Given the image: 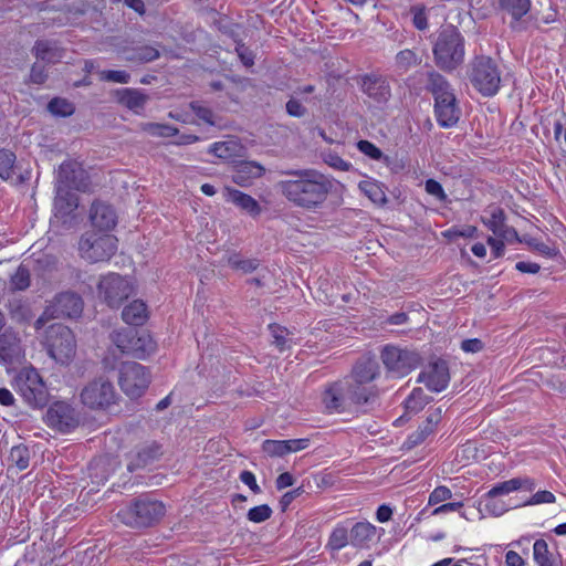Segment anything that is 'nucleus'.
<instances>
[{"label": "nucleus", "mask_w": 566, "mask_h": 566, "mask_svg": "<svg viewBox=\"0 0 566 566\" xmlns=\"http://www.w3.org/2000/svg\"><path fill=\"white\" fill-rule=\"evenodd\" d=\"M264 172L265 168L261 164L241 160L233 166L231 179L240 187H249L254 179L262 177Z\"/></svg>", "instance_id": "obj_22"}, {"label": "nucleus", "mask_w": 566, "mask_h": 566, "mask_svg": "<svg viewBox=\"0 0 566 566\" xmlns=\"http://www.w3.org/2000/svg\"><path fill=\"white\" fill-rule=\"evenodd\" d=\"M419 381L434 392L444 390L450 381L449 367L447 361L438 359L431 363L424 371L419 375Z\"/></svg>", "instance_id": "obj_18"}, {"label": "nucleus", "mask_w": 566, "mask_h": 566, "mask_svg": "<svg viewBox=\"0 0 566 566\" xmlns=\"http://www.w3.org/2000/svg\"><path fill=\"white\" fill-rule=\"evenodd\" d=\"M99 80L104 82L127 84L130 80V75L126 71L122 70H104L99 72Z\"/></svg>", "instance_id": "obj_50"}, {"label": "nucleus", "mask_w": 566, "mask_h": 566, "mask_svg": "<svg viewBox=\"0 0 566 566\" xmlns=\"http://www.w3.org/2000/svg\"><path fill=\"white\" fill-rule=\"evenodd\" d=\"M380 358L387 371L397 378L410 374L421 361V357L416 352L394 345H386L381 350Z\"/></svg>", "instance_id": "obj_12"}, {"label": "nucleus", "mask_w": 566, "mask_h": 566, "mask_svg": "<svg viewBox=\"0 0 566 566\" xmlns=\"http://www.w3.org/2000/svg\"><path fill=\"white\" fill-rule=\"evenodd\" d=\"M468 75L472 86L485 97L494 96L500 91L501 71L491 56H475L470 63Z\"/></svg>", "instance_id": "obj_5"}, {"label": "nucleus", "mask_w": 566, "mask_h": 566, "mask_svg": "<svg viewBox=\"0 0 566 566\" xmlns=\"http://www.w3.org/2000/svg\"><path fill=\"white\" fill-rule=\"evenodd\" d=\"M239 479L252 491L253 494H260L262 492L260 485L256 482V478L252 471H242L239 475Z\"/></svg>", "instance_id": "obj_61"}, {"label": "nucleus", "mask_w": 566, "mask_h": 566, "mask_svg": "<svg viewBox=\"0 0 566 566\" xmlns=\"http://www.w3.org/2000/svg\"><path fill=\"white\" fill-rule=\"evenodd\" d=\"M556 502V496L547 490L537 491L532 495V497L526 502L528 505H537V504H552Z\"/></svg>", "instance_id": "obj_58"}, {"label": "nucleus", "mask_w": 566, "mask_h": 566, "mask_svg": "<svg viewBox=\"0 0 566 566\" xmlns=\"http://www.w3.org/2000/svg\"><path fill=\"white\" fill-rule=\"evenodd\" d=\"M92 231L111 233L117 224V214L111 205L94 201L90 211Z\"/></svg>", "instance_id": "obj_20"}, {"label": "nucleus", "mask_w": 566, "mask_h": 566, "mask_svg": "<svg viewBox=\"0 0 566 566\" xmlns=\"http://www.w3.org/2000/svg\"><path fill=\"white\" fill-rule=\"evenodd\" d=\"M112 340L123 353L138 359H146L156 349V342L147 332L120 328L112 334Z\"/></svg>", "instance_id": "obj_9"}, {"label": "nucleus", "mask_w": 566, "mask_h": 566, "mask_svg": "<svg viewBox=\"0 0 566 566\" xmlns=\"http://www.w3.org/2000/svg\"><path fill=\"white\" fill-rule=\"evenodd\" d=\"M442 419V409L441 407L429 410L428 416L421 427L427 430L430 434H432L436 430L437 424Z\"/></svg>", "instance_id": "obj_54"}, {"label": "nucleus", "mask_w": 566, "mask_h": 566, "mask_svg": "<svg viewBox=\"0 0 566 566\" xmlns=\"http://www.w3.org/2000/svg\"><path fill=\"white\" fill-rule=\"evenodd\" d=\"M21 353L20 345L15 342H9L7 335L0 338V360L2 363L12 364L14 359L21 356Z\"/></svg>", "instance_id": "obj_38"}, {"label": "nucleus", "mask_w": 566, "mask_h": 566, "mask_svg": "<svg viewBox=\"0 0 566 566\" xmlns=\"http://www.w3.org/2000/svg\"><path fill=\"white\" fill-rule=\"evenodd\" d=\"M43 346L48 355L61 365H69L76 354L74 333L62 324H53L48 327Z\"/></svg>", "instance_id": "obj_8"}, {"label": "nucleus", "mask_w": 566, "mask_h": 566, "mask_svg": "<svg viewBox=\"0 0 566 566\" xmlns=\"http://www.w3.org/2000/svg\"><path fill=\"white\" fill-rule=\"evenodd\" d=\"M361 91L376 104H386L391 96V88L386 77L366 74L361 77Z\"/></svg>", "instance_id": "obj_21"}, {"label": "nucleus", "mask_w": 566, "mask_h": 566, "mask_svg": "<svg viewBox=\"0 0 566 566\" xmlns=\"http://www.w3.org/2000/svg\"><path fill=\"white\" fill-rule=\"evenodd\" d=\"M81 401L92 410H107L118 400L114 385L103 378L88 382L81 391Z\"/></svg>", "instance_id": "obj_13"}, {"label": "nucleus", "mask_w": 566, "mask_h": 566, "mask_svg": "<svg viewBox=\"0 0 566 566\" xmlns=\"http://www.w3.org/2000/svg\"><path fill=\"white\" fill-rule=\"evenodd\" d=\"M484 506L486 512L494 516H501L509 510L503 501L497 497L486 499V495H484Z\"/></svg>", "instance_id": "obj_55"}, {"label": "nucleus", "mask_w": 566, "mask_h": 566, "mask_svg": "<svg viewBox=\"0 0 566 566\" xmlns=\"http://www.w3.org/2000/svg\"><path fill=\"white\" fill-rule=\"evenodd\" d=\"M56 184L64 188H73L81 192L92 190V182L88 171L84 168L83 161L69 158L64 160L56 172Z\"/></svg>", "instance_id": "obj_15"}, {"label": "nucleus", "mask_w": 566, "mask_h": 566, "mask_svg": "<svg viewBox=\"0 0 566 566\" xmlns=\"http://www.w3.org/2000/svg\"><path fill=\"white\" fill-rule=\"evenodd\" d=\"M380 375L381 369L376 357L366 355L356 360L347 376L367 386H377L375 381Z\"/></svg>", "instance_id": "obj_19"}, {"label": "nucleus", "mask_w": 566, "mask_h": 566, "mask_svg": "<svg viewBox=\"0 0 566 566\" xmlns=\"http://www.w3.org/2000/svg\"><path fill=\"white\" fill-rule=\"evenodd\" d=\"M377 528L374 524L363 521L350 524V545L356 548H367L376 537Z\"/></svg>", "instance_id": "obj_27"}, {"label": "nucleus", "mask_w": 566, "mask_h": 566, "mask_svg": "<svg viewBox=\"0 0 566 566\" xmlns=\"http://www.w3.org/2000/svg\"><path fill=\"white\" fill-rule=\"evenodd\" d=\"M427 90L433 96L434 116L438 125L442 128L455 126L460 119L461 109L447 78L437 72H430Z\"/></svg>", "instance_id": "obj_3"}, {"label": "nucleus", "mask_w": 566, "mask_h": 566, "mask_svg": "<svg viewBox=\"0 0 566 566\" xmlns=\"http://www.w3.org/2000/svg\"><path fill=\"white\" fill-rule=\"evenodd\" d=\"M149 317L146 303L140 300L130 302L123 308L122 318L123 321L132 326L144 325Z\"/></svg>", "instance_id": "obj_29"}, {"label": "nucleus", "mask_w": 566, "mask_h": 566, "mask_svg": "<svg viewBox=\"0 0 566 566\" xmlns=\"http://www.w3.org/2000/svg\"><path fill=\"white\" fill-rule=\"evenodd\" d=\"M159 57L157 49L150 45H142L133 50V53L126 60L138 63H147Z\"/></svg>", "instance_id": "obj_41"}, {"label": "nucleus", "mask_w": 566, "mask_h": 566, "mask_svg": "<svg viewBox=\"0 0 566 566\" xmlns=\"http://www.w3.org/2000/svg\"><path fill=\"white\" fill-rule=\"evenodd\" d=\"M10 458L19 470H24L29 464L28 450L24 447H13L10 452Z\"/></svg>", "instance_id": "obj_52"}, {"label": "nucleus", "mask_w": 566, "mask_h": 566, "mask_svg": "<svg viewBox=\"0 0 566 566\" xmlns=\"http://www.w3.org/2000/svg\"><path fill=\"white\" fill-rule=\"evenodd\" d=\"M442 235L449 240H455L457 238H475L478 235V228L471 224L463 227L453 226L443 231Z\"/></svg>", "instance_id": "obj_44"}, {"label": "nucleus", "mask_w": 566, "mask_h": 566, "mask_svg": "<svg viewBox=\"0 0 566 566\" xmlns=\"http://www.w3.org/2000/svg\"><path fill=\"white\" fill-rule=\"evenodd\" d=\"M13 388L25 402L32 407L35 405V373L32 367L18 373L13 380Z\"/></svg>", "instance_id": "obj_25"}, {"label": "nucleus", "mask_w": 566, "mask_h": 566, "mask_svg": "<svg viewBox=\"0 0 566 566\" xmlns=\"http://www.w3.org/2000/svg\"><path fill=\"white\" fill-rule=\"evenodd\" d=\"M161 454V446L157 442H151L137 451L135 460L130 462L127 468L129 471L144 468L158 459Z\"/></svg>", "instance_id": "obj_31"}, {"label": "nucleus", "mask_w": 566, "mask_h": 566, "mask_svg": "<svg viewBox=\"0 0 566 566\" xmlns=\"http://www.w3.org/2000/svg\"><path fill=\"white\" fill-rule=\"evenodd\" d=\"M98 293L109 307L117 308L134 293V285L127 277L111 272L102 276Z\"/></svg>", "instance_id": "obj_14"}, {"label": "nucleus", "mask_w": 566, "mask_h": 566, "mask_svg": "<svg viewBox=\"0 0 566 566\" xmlns=\"http://www.w3.org/2000/svg\"><path fill=\"white\" fill-rule=\"evenodd\" d=\"M142 130L154 137H172L178 134V129L168 124L144 123Z\"/></svg>", "instance_id": "obj_40"}, {"label": "nucleus", "mask_w": 566, "mask_h": 566, "mask_svg": "<svg viewBox=\"0 0 566 566\" xmlns=\"http://www.w3.org/2000/svg\"><path fill=\"white\" fill-rule=\"evenodd\" d=\"M284 175L277 190L290 203L305 210L321 208L333 189V180L316 169L289 170Z\"/></svg>", "instance_id": "obj_1"}, {"label": "nucleus", "mask_w": 566, "mask_h": 566, "mask_svg": "<svg viewBox=\"0 0 566 566\" xmlns=\"http://www.w3.org/2000/svg\"><path fill=\"white\" fill-rule=\"evenodd\" d=\"M429 436H430V433L427 432V430L424 431V429L420 426L416 431H413L412 433H410L408 436V438L403 444L408 449H411V448L422 443Z\"/></svg>", "instance_id": "obj_60"}, {"label": "nucleus", "mask_w": 566, "mask_h": 566, "mask_svg": "<svg viewBox=\"0 0 566 566\" xmlns=\"http://www.w3.org/2000/svg\"><path fill=\"white\" fill-rule=\"evenodd\" d=\"M489 217H481V222L497 238L509 239L510 235H517L513 228L506 224V214L501 207H494Z\"/></svg>", "instance_id": "obj_23"}, {"label": "nucleus", "mask_w": 566, "mask_h": 566, "mask_svg": "<svg viewBox=\"0 0 566 566\" xmlns=\"http://www.w3.org/2000/svg\"><path fill=\"white\" fill-rule=\"evenodd\" d=\"M64 55V51L56 42L38 41V59L48 63L60 62Z\"/></svg>", "instance_id": "obj_35"}, {"label": "nucleus", "mask_w": 566, "mask_h": 566, "mask_svg": "<svg viewBox=\"0 0 566 566\" xmlns=\"http://www.w3.org/2000/svg\"><path fill=\"white\" fill-rule=\"evenodd\" d=\"M433 55L441 70L457 69L464 59V38L455 28L441 31L433 46Z\"/></svg>", "instance_id": "obj_6"}, {"label": "nucleus", "mask_w": 566, "mask_h": 566, "mask_svg": "<svg viewBox=\"0 0 566 566\" xmlns=\"http://www.w3.org/2000/svg\"><path fill=\"white\" fill-rule=\"evenodd\" d=\"M525 484L528 485L530 490L534 488V482L532 480L514 478L507 481L496 483L485 493V495L486 499L499 497L501 495H506L514 491H517Z\"/></svg>", "instance_id": "obj_30"}, {"label": "nucleus", "mask_w": 566, "mask_h": 566, "mask_svg": "<svg viewBox=\"0 0 566 566\" xmlns=\"http://www.w3.org/2000/svg\"><path fill=\"white\" fill-rule=\"evenodd\" d=\"M360 191L375 205L384 206L387 202V196L384 185L375 179L363 180L358 185Z\"/></svg>", "instance_id": "obj_33"}, {"label": "nucleus", "mask_w": 566, "mask_h": 566, "mask_svg": "<svg viewBox=\"0 0 566 566\" xmlns=\"http://www.w3.org/2000/svg\"><path fill=\"white\" fill-rule=\"evenodd\" d=\"M258 259H242L240 255L234 254L229 258V265L232 269L241 270L243 273H251L259 268Z\"/></svg>", "instance_id": "obj_45"}, {"label": "nucleus", "mask_w": 566, "mask_h": 566, "mask_svg": "<svg viewBox=\"0 0 566 566\" xmlns=\"http://www.w3.org/2000/svg\"><path fill=\"white\" fill-rule=\"evenodd\" d=\"M521 551L510 549L505 553L506 566H525L526 559L522 556Z\"/></svg>", "instance_id": "obj_64"}, {"label": "nucleus", "mask_w": 566, "mask_h": 566, "mask_svg": "<svg viewBox=\"0 0 566 566\" xmlns=\"http://www.w3.org/2000/svg\"><path fill=\"white\" fill-rule=\"evenodd\" d=\"M269 329L271 332L272 337L274 338L273 343L279 348L280 352H283L290 347V344H289L290 332L287 328L273 323V324L269 325Z\"/></svg>", "instance_id": "obj_43"}, {"label": "nucleus", "mask_w": 566, "mask_h": 566, "mask_svg": "<svg viewBox=\"0 0 566 566\" xmlns=\"http://www.w3.org/2000/svg\"><path fill=\"white\" fill-rule=\"evenodd\" d=\"M240 148L241 145L239 142L230 139L213 143L209 148V153L213 154L218 158L230 160L238 155Z\"/></svg>", "instance_id": "obj_36"}, {"label": "nucleus", "mask_w": 566, "mask_h": 566, "mask_svg": "<svg viewBox=\"0 0 566 566\" xmlns=\"http://www.w3.org/2000/svg\"><path fill=\"white\" fill-rule=\"evenodd\" d=\"M12 285L18 289V290H23L25 289L27 286H29V273L28 271L23 268V266H20L15 274L12 276Z\"/></svg>", "instance_id": "obj_63"}, {"label": "nucleus", "mask_w": 566, "mask_h": 566, "mask_svg": "<svg viewBox=\"0 0 566 566\" xmlns=\"http://www.w3.org/2000/svg\"><path fill=\"white\" fill-rule=\"evenodd\" d=\"M235 52L245 67H251L254 65L255 54L243 42H237Z\"/></svg>", "instance_id": "obj_53"}, {"label": "nucleus", "mask_w": 566, "mask_h": 566, "mask_svg": "<svg viewBox=\"0 0 566 566\" xmlns=\"http://www.w3.org/2000/svg\"><path fill=\"white\" fill-rule=\"evenodd\" d=\"M150 384L149 370L139 363L125 361L120 365L118 385L130 399L142 397Z\"/></svg>", "instance_id": "obj_11"}, {"label": "nucleus", "mask_w": 566, "mask_h": 566, "mask_svg": "<svg viewBox=\"0 0 566 566\" xmlns=\"http://www.w3.org/2000/svg\"><path fill=\"white\" fill-rule=\"evenodd\" d=\"M531 7V0H499L500 10L507 13L515 22L525 17L530 12Z\"/></svg>", "instance_id": "obj_34"}, {"label": "nucleus", "mask_w": 566, "mask_h": 566, "mask_svg": "<svg viewBox=\"0 0 566 566\" xmlns=\"http://www.w3.org/2000/svg\"><path fill=\"white\" fill-rule=\"evenodd\" d=\"M84 302L81 295L74 292H62L49 302L42 315L38 317V328L54 318H77L82 315Z\"/></svg>", "instance_id": "obj_10"}, {"label": "nucleus", "mask_w": 566, "mask_h": 566, "mask_svg": "<svg viewBox=\"0 0 566 566\" xmlns=\"http://www.w3.org/2000/svg\"><path fill=\"white\" fill-rule=\"evenodd\" d=\"M192 111L195 112L196 116L201 119L203 123L208 125H214V114L213 112L206 106L200 105L198 102L190 104Z\"/></svg>", "instance_id": "obj_56"}, {"label": "nucleus", "mask_w": 566, "mask_h": 566, "mask_svg": "<svg viewBox=\"0 0 566 566\" xmlns=\"http://www.w3.org/2000/svg\"><path fill=\"white\" fill-rule=\"evenodd\" d=\"M429 401L430 398L424 394L423 389L417 387L411 390L403 405L408 413H418Z\"/></svg>", "instance_id": "obj_37"}, {"label": "nucleus", "mask_w": 566, "mask_h": 566, "mask_svg": "<svg viewBox=\"0 0 566 566\" xmlns=\"http://www.w3.org/2000/svg\"><path fill=\"white\" fill-rule=\"evenodd\" d=\"M352 518L338 522L332 530L326 547L332 552H338L350 544Z\"/></svg>", "instance_id": "obj_28"}, {"label": "nucleus", "mask_w": 566, "mask_h": 566, "mask_svg": "<svg viewBox=\"0 0 566 566\" xmlns=\"http://www.w3.org/2000/svg\"><path fill=\"white\" fill-rule=\"evenodd\" d=\"M262 450L271 457H283L289 454L285 440H265Z\"/></svg>", "instance_id": "obj_49"}, {"label": "nucleus", "mask_w": 566, "mask_h": 566, "mask_svg": "<svg viewBox=\"0 0 566 566\" xmlns=\"http://www.w3.org/2000/svg\"><path fill=\"white\" fill-rule=\"evenodd\" d=\"M166 514V506L161 501L149 496H139L119 509L116 516L124 525L143 530L160 522Z\"/></svg>", "instance_id": "obj_4"}, {"label": "nucleus", "mask_w": 566, "mask_h": 566, "mask_svg": "<svg viewBox=\"0 0 566 566\" xmlns=\"http://www.w3.org/2000/svg\"><path fill=\"white\" fill-rule=\"evenodd\" d=\"M356 147L361 154H364L366 157L373 160L380 161L381 158H384L382 150L379 147H377L374 143L367 139L358 140Z\"/></svg>", "instance_id": "obj_48"}, {"label": "nucleus", "mask_w": 566, "mask_h": 566, "mask_svg": "<svg viewBox=\"0 0 566 566\" xmlns=\"http://www.w3.org/2000/svg\"><path fill=\"white\" fill-rule=\"evenodd\" d=\"M510 546L521 551L523 555H528L532 548L533 560L536 566H563V558L559 553L549 551L548 544L544 538H537L532 544L530 536H523L510 543Z\"/></svg>", "instance_id": "obj_16"}, {"label": "nucleus", "mask_w": 566, "mask_h": 566, "mask_svg": "<svg viewBox=\"0 0 566 566\" xmlns=\"http://www.w3.org/2000/svg\"><path fill=\"white\" fill-rule=\"evenodd\" d=\"M48 109L54 116L69 117L75 112V106L66 98L54 97L48 104Z\"/></svg>", "instance_id": "obj_39"}, {"label": "nucleus", "mask_w": 566, "mask_h": 566, "mask_svg": "<svg viewBox=\"0 0 566 566\" xmlns=\"http://www.w3.org/2000/svg\"><path fill=\"white\" fill-rule=\"evenodd\" d=\"M118 102L138 114L147 102V95L136 88H123L118 92Z\"/></svg>", "instance_id": "obj_32"}, {"label": "nucleus", "mask_w": 566, "mask_h": 566, "mask_svg": "<svg viewBox=\"0 0 566 566\" xmlns=\"http://www.w3.org/2000/svg\"><path fill=\"white\" fill-rule=\"evenodd\" d=\"M272 513L273 511L268 504H261L251 507L247 513V517L252 523H263L272 516Z\"/></svg>", "instance_id": "obj_47"}, {"label": "nucleus", "mask_w": 566, "mask_h": 566, "mask_svg": "<svg viewBox=\"0 0 566 566\" xmlns=\"http://www.w3.org/2000/svg\"><path fill=\"white\" fill-rule=\"evenodd\" d=\"M378 396V386H367L346 376L325 387L322 402L329 413H343L373 403Z\"/></svg>", "instance_id": "obj_2"}, {"label": "nucleus", "mask_w": 566, "mask_h": 566, "mask_svg": "<svg viewBox=\"0 0 566 566\" xmlns=\"http://www.w3.org/2000/svg\"><path fill=\"white\" fill-rule=\"evenodd\" d=\"M224 198L252 218H258L262 212V207L252 196L235 188L226 187Z\"/></svg>", "instance_id": "obj_24"}, {"label": "nucleus", "mask_w": 566, "mask_h": 566, "mask_svg": "<svg viewBox=\"0 0 566 566\" xmlns=\"http://www.w3.org/2000/svg\"><path fill=\"white\" fill-rule=\"evenodd\" d=\"M452 491L446 485H439L429 494L428 504L438 505L452 497Z\"/></svg>", "instance_id": "obj_51"}, {"label": "nucleus", "mask_w": 566, "mask_h": 566, "mask_svg": "<svg viewBox=\"0 0 566 566\" xmlns=\"http://www.w3.org/2000/svg\"><path fill=\"white\" fill-rule=\"evenodd\" d=\"M424 189L429 195L436 197L439 200H446L447 198L443 187L436 179H428L424 184Z\"/></svg>", "instance_id": "obj_62"}, {"label": "nucleus", "mask_w": 566, "mask_h": 566, "mask_svg": "<svg viewBox=\"0 0 566 566\" xmlns=\"http://www.w3.org/2000/svg\"><path fill=\"white\" fill-rule=\"evenodd\" d=\"M15 156L9 150H0V177L4 180L13 179Z\"/></svg>", "instance_id": "obj_42"}, {"label": "nucleus", "mask_w": 566, "mask_h": 566, "mask_svg": "<svg viewBox=\"0 0 566 566\" xmlns=\"http://www.w3.org/2000/svg\"><path fill=\"white\" fill-rule=\"evenodd\" d=\"M462 509H463L462 502L442 503L431 512V515H440V514H447V513H451V512H459L462 517L468 518L465 513L462 511Z\"/></svg>", "instance_id": "obj_57"}, {"label": "nucleus", "mask_w": 566, "mask_h": 566, "mask_svg": "<svg viewBox=\"0 0 566 566\" xmlns=\"http://www.w3.org/2000/svg\"><path fill=\"white\" fill-rule=\"evenodd\" d=\"M73 188H64L57 185L56 196L54 198L55 217L64 219L70 217L78 207V197L72 192Z\"/></svg>", "instance_id": "obj_26"}, {"label": "nucleus", "mask_w": 566, "mask_h": 566, "mask_svg": "<svg viewBox=\"0 0 566 566\" xmlns=\"http://www.w3.org/2000/svg\"><path fill=\"white\" fill-rule=\"evenodd\" d=\"M420 63V60L416 52L412 50L406 49L401 50L396 55V64L399 69L407 71L412 66H416Z\"/></svg>", "instance_id": "obj_46"}, {"label": "nucleus", "mask_w": 566, "mask_h": 566, "mask_svg": "<svg viewBox=\"0 0 566 566\" xmlns=\"http://www.w3.org/2000/svg\"><path fill=\"white\" fill-rule=\"evenodd\" d=\"M412 22L416 29L423 31L428 28V18L424 7H412Z\"/></svg>", "instance_id": "obj_59"}, {"label": "nucleus", "mask_w": 566, "mask_h": 566, "mask_svg": "<svg viewBox=\"0 0 566 566\" xmlns=\"http://www.w3.org/2000/svg\"><path fill=\"white\" fill-rule=\"evenodd\" d=\"M117 249L118 239L112 233L87 231L78 241L80 256L88 263L108 262Z\"/></svg>", "instance_id": "obj_7"}, {"label": "nucleus", "mask_w": 566, "mask_h": 566, "mask_svg": "<svg viewBox=\"0 0 566 566\" xmlns=\"http://www.w3.org/2000/svg\"><path fill=\"white\" fill-rule=\"evenodd\" d=\"M43 420L50 428L61 432H70L78 424L75 409L64 401L53 402L49 407Z\"/></svg>", "instance_id": "obj_17"}]
</instances>
